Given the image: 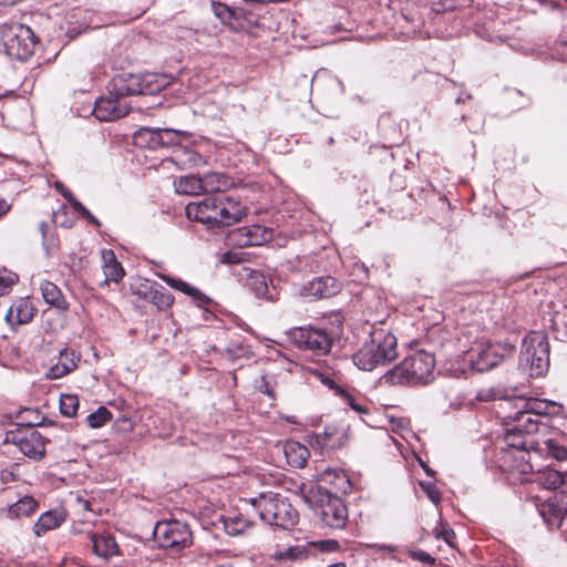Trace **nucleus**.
Listing matches in <instances>:
<instances>
[{
  "instance_id": "nucleus-41",
  "label": "nucleus",
  "mask_w": 567,
  "mask_h": 567,
  "mask_svg": "<svg viewBox=\"0 0 567 567\" xmlns=\"http://www.w3.org/2000/svg\"><path fill=\"white\" fill-rule=\"evenodd\" d=\"M337 392L342 396L344 403H347L353 411L359 414L368 413V408L362 402H358L357 399L348 391L337 388Z\"/></svg>"
},
{
  "instance_id": "nucleus-22",
  "label": "nucleus",
  "mask_w": 567,
  "mask_h": 567,
  "mask_svg": "<svg viewBox=\"0 0 567 567\" xmlns=\"http://www.w3.org/2000/svg\"><path fill=\"white\" fill-rule=\"evenodd\" d=\"M93 551L96 556L107 559L118 553V546L115 538L106 533H93L90 535Z\"/></svg>"
},
{
  "instance_id": "nucleus-54",
  "label": "nucleus",
  "mask_w": 567,
  "mask_h": 567,
  "mask_svg": "<svg viewBox=\"0 0 567 567\" xmlns=\"http://www.w3.org/2000/svg\"><path fill=\"white\" fill-rule=\"evenodd\" d=\"M331 474H333L338 480H341L344 484H350L349 480L347 478V476L343 474V473H337V472H330V471H326L323 473V478L326 477H329Z\"/></svg>"
},
{
  "instance_id": "nucleus-49",
  "label": "nucleus",
  "mask_w": 567,
  "mask_h": 567,
  "mask_svg": "<svg viewBox=\"0 0 567 567\" xmlns=\"http://www.w3.org/2000/svg\"><path fill=\"white\" fill-rule=\"evenodd\" d=\"M306 557V551L299 547H290L284 551H279L277 555L278 559L297 560Z\"/></svg>"
},
{
  "instance_id": "nucleus-17",
  "label": "nucleus",
  "mask_w": 567,
  "mask_h": 567,
  "mask_svg": "<svg viewBox=\"0 0 567 567\" xmlns=\"http://www.w3.org/2000/svg\"><path fill=\"white\" fill-rule=\"evenodd\" d=\"M539 514L549 527H559L563 518L567 516V492L560 491L548 498Z\"/></svg>"
},
{
  "instance_id": "nucleus-3",
  "label": "nucleus",
  "mask_w": 567,
  "mask_h": 567,
  "mask_svg": "<svg viewBox=\"0 0 567 567\" xmlns=\"http://www.w3.org/2000/svg\"><path fill=\"white\" fill-rule=\"evenodd\" d=\"M398 355L396 338L390 332L378 330L371 333L360 350L353 354V363L361 370L372 371L378 365H384Z\"/></svg>"
},
{
  "instance_id": "nucleus-51",
  "label": "nucleus",
  "mask_w": 567,
  "mask_h": 567,
  "mask_svg": "<svg viewBox=\"0 0 567 567\" xmlns=\"http://www.w3.org/2000/svg\"><path fill=\"white\" fill-rule=\"evenodd\" d=\"M412 557L421 563L434 565L435 559L426 551L417 550L412 554Z\"/></svg>"
},
{
  "instance_id": "nucleus-13",
  "label": "nucleus",
  "mask_w": 567,
  "mask_h": 567,
  "mask_svg": "<svg viewBox=\"0 0 567 567\" xmlns=\"http://www.w3.org/2000/svg\"><path fill=\"white\" fill-rule=\"evenodd\" d=\"M130 112V107L126 102L117 96V94H112L109 91V95L102 96L96 100L93 114L99 121H114L120 117L125 116Z\"/></svg>"
},
{
  "instance_id": "nucleus-7",
  "label": "nucleus",
  "mask_w": 567,
  "mask_h": 567,
  "mask_svg": "<svg viewBox=\"0 0 567 567\" xmlns=\"http://www.w3.org/2000/svg\"><path fill=\"white\" fill-rule=\"evenodd\" d=\"M154 539L161 548L177 554L193 544V533L186 523L161 520L154 527Z\"/></svg>"
},
{
  "instance_id": "nucleus-40",
  "label": "nucleus",
  "mask_w": 567,
  "mask_h": 567,
  "mask_svg": "<svg viewBox=\"0 0 567 567\" xmlns=\"http://www.w3.org/2000/svg\"><path fill=\"white\" fill-rule=\"evenodd\" d=\"M111 416L112 414L106 408L100 406L95 412L87 415L86 421L92 429H97L103 426Z\"/></svg>"
},
{
  "instance_id": "nucleus-63",
  "label": "nucleus",
  "mask_w": 567,
  "mask_h": 567,
  "mask_svg": "<svg viewBox=\"0 0 567 567\" xmlns=\"http://www.w3.org/2000/svg\"><path fill=\"white\" fill-rule=\"evenodd\" d=\"M265 392H266L269 396H271V395H272L271 391H269V390H268V388H265Z\"/></svg>"
},
{
  "instance_id": "nucleus-47",
  "label": "nucleus",
  "mask_w": 567,
  "mask_h": 567,
  "mask_svg": "<svg viewBox=\"0 0 567 567\" xmlns=\"http://www.w3.org/2000/svg\"><path fill=\"white\" fill-rule=\"evenodd\" d=\"M547 453L557 461L567 458V449L555 444L551 440L546 441Z\"/></svg>"
},
{
  "instance_id": "nucleus-56",
  "label": "nucleus",
  "mask_w": 567,
  "mask_h": 567,
  "mask_svg": "<svg viewBox=\"0 0 567 567\" xmlns=\"http://www.w3.org/2000/svg\"><path fill=\"white\" fill-rule=\"evenodd\" d=\"M11 209V204L8 203L6 199L0 198V218L8 214Z\"/></svg>"
},
{
  "instance_id": "nucleus-5",
  "label": "nucleus",
  "mask_w": 567,
  "mask_h": 567,
  "mask_svg": "<svg viewBox=\"0 0 567 567\" xmlns=\"http://www.w3.org/2000/svg\"><path fill=\"white\" fill-rule=\"evenodd\" d=\"M519 365L527 370L532 378L542 377L548 371L549 342L544 333L532 332L524 339Z\"/></svg>"
},
{
  "instance_id": "nucleus-48",
  "label": "nucleus",
  "mask_w": 567,
  "mask_h": 567,
  "mask_svg": "<svg viewBox=\"0 0 567 567\" xmlns=\"http://www.w3.org/2000/svg\"><path fill=\"white\" fill-rule=\"evenodd\" d=\"M212 10H213L214 14L218 19H220L223 22L230 20L233 17V12L229 9V7H227L226 4L220 3V2L213 1Z\"/></svg>"
},
{
  "instance_id": "nucleus-39",
  "label": "nucleus",
  "mask_w": 567,
  "mask_h": 567,
  "mask_svg": "<svg viewBox=\"0 0 567 567\" xmlns=\"http://www.w3.org/2000/svg\"><path fill=\"white\" fill-rule=\"evenodd\" d=\"M79 398L74 394H62L60 398V411L64 416L72 417L79 409Z\"/></svg>"
},
{
  "instance_id": "nucleus-31",
  "label": "nucleus",
  "mask_w": 567,
  "mask_h": 567,
  "mask_svg": "<svg viewBox=\"0 0 567 567\" xmlns=\"http://www.w3.org/2000/svg\"><path fill=\"white\" fill-rule=\"evenodd\" d=\"M39 231L42 235V247L48 258L55 256L60 251V240L54 230H48V224L41 221Z\"/></svg>"
},
{
  "instance_id": "nucleus-6",
  "label": "nucleus",
  "mask_w": 567,
  "mask_h": 567,
  "mask_svg": "<svg viewBox=\"0 0 567 567\" xmlns=\"http://www.w3.org/2000/svg\"><path fill=\"white\" fill-rule=\"evenodd\" d=\"M168 84L166 75L158 74H120L110 83V92L121 99L140 94H156Z\"/></svg>"
},
{
  "instance_id": "nucleus-50",
  "label": "nucleus",
  "mask_w": 567,
  "mask_h": 567,
  "mask_svg": "<svg viewBox=\"0 0 567 567\" xmlns=\"http://www.w3.org/2000/svg\"><path fill=\"white\" fill-rule=\"evenodd\" d=\"M435 537L443 539L449 545H452V539L455 537V533L445 526H442L441 529L435 530Z\"/></svg>"
},
{
  "instance_id": "nucleus-8",
  "label": "nucleus",
  "mask_w": 567,
  "mask_h": 567,
  "mask_svg": "<svg viewBox=\"0 0 567 567\" xmlns=\"http://www.w3.org/2000/svg\"><path fill=\"white\" fill-rule=\"evenodd\" d=\"M6 444H12L19 451L34 460H40L45 454V441L42 434L31 424L20 425L6 433Z\"/></svg>"
},
{
  "instance_id": "nucleus-61",
  "label": "nucleus",
  "mask_w": 567,
  "mask_h": 567,
  "mask_svg": "<svg viewBox=\"0 0 567 567\" xmlns=\"http://www.w3.org/2000/svg\"><path fill=\"white\" fill-rule=\"evenodd\" d=\"M328 567H346V565H344V564H342V563H339V564L330 565V566H328Z\"/></svg>"
},
{
  "instance_id": "nucleus-46",
  "label": "nucleus",
  "mask_w": 567,
  "mask_h": 567,
  "mask_svg": "<svg viewBox=\"0 0 567 567\" xmlns=\"http://www.w3.org/2000/svg\"><path fill=\"white\" fill-rule=\"evenodd\" d=\"M420 487L432 503L439 504L441 502V492L433 483L420 482Z\"/></svg>"
},
{
  "instance_id": "nucleus-19",
  "label": "nucleus",
  "mask_w": 567,
  "mask_h": 567,
  "mask_svg": "<svg viewBox=\"0 0 567 567\" xmlns=\"http://www.w3.org/2000/svg\"><path fill=\"white\" fill-rule=\"evenodd\" d=\"M342 434L336 426H326L323 432L316 433L309 437V444L313 449L332 451L341 446Z\"/></svg>"
},
{
  "instance_id": "nucleus-16",
  "label": "nucleus",
  "mask_w": 567,
  "mask_h": 567,
  "mask_svg": "<svg viewBox=\"0 0 567 567\" xmlns=\"http://www.w3.org/2000/svg\"><path fill=\"white\" fill-rule=\"evenodd\" d=\"M341 290L340 282L331 276H320L306 282L300 295L310 298H330Z\"/></svg>"
},
{
  "instance_id": "nucleus-4",
  "label": "nucleus",
  "mask_w": 567,
  "mask_h": 567,
  "mask_svg": "<svg viewBox=\"0 0 567 567\" xmlns=\"http://www.w3.org/2000/svg\"><path fill=\"white\" fill-rule=\"evenodd\" d=\"M512 421L506 424L504 442L507 447L515 450H532L535 447L534 434L538 432L540 420L530 411L518 409L514 415H508Z\"/></svg>"
},
{
  "instance_id": "nucleus-43",
  "label": "nucleus",
  "mask_w": 567,
  "mask_h": 567,
  "mask_svg": "<svg viewBox=\"0 0 567 567\" xmlns=\"http://www.w3.org/2000/svg\"><path fill=\"white\" fill-rule=\"evenodd\" d=\"M197 307L208 310V307L214 303L210 297L202 292L198 288L192 287L189 293H187Z\"/></svg>"
},
{
  "instance_id": "nucleus-26",
  "label": "nucleus",
  "mask_w": 567,
  "mask_h": 567,
  "mask_svg": "<svg viewBox=\"0 0 567 567\" xmlns=\"http://www.w3.org/2000/svg\"><path fill=\"white\" fill-rule=\"evenodd\" d=\"M514 406L516 409H524L526 411H530L535 416L539 419L540 415H548L555 412L556 408H559L554 402H546L540 400H526L523 398H517L514 400Z\"/></svg>"
},
{
  "instance_id": "nucleus-1",
  "label": "nucleus",
  "mask_w": 567,
  "mask_h": 567,
  "mask_svg": "<svg viewBox=\"0 0 567 567\" xmlns=\"http://www.w3.org/2000/svg\"><path fill=\"white\" fill-rule=\"evenodd\" d=\"M248 503L265 524L290 529L298 523L297 509L278 493L265 492L249 498Z\"/></svg>"
},
{
  "instance_id": "nucleus-53",
  "label": "nucleus",
  "mask_w": 567,
  "mask_h": 567,
  "mask_svg": "<svg viewBox=\"0 0 567 567\" xmlns=\"http://www.w3.org/2000/svg\"><path fill=\"white\" fill-rule=\"evenodd\" d=\"M185 154L188 156L187 161L190 165H198L203 161L202 156L196 152L185 151Z\"/></svg>"
},
{
  "instance_id": "nucleus-9",
  "label": "nucleus",
  "mask_w": 567,
  "mask_h": 567,
  "mask_svg": "<svg viewBox=\"0 0 567 567\" xmlns=\"http://www.w3.org/2000/svg\"><path fill=\"white\" fill-rule=\"evenodd\" d=\"M3 43L10 56L24 61L33 54L37 39L30 27L16 24L3 33Z\"/></svg>"
},
{
  "instance_id": "nucleus-30",
  "label": "nucleus",
  "mask_w": 567,
  "mask_h": 567,
  "mask_svg": "<svg viewBox=\"0 0 567 567\" xmlns=\"http://www.w3.org/2000/svg\"><path fill=\"white\" fill-rule=\"evenodd\" d=\"M162 128L142 127L134 134V142L138 146L156 148L161 146Z\"/></svg>"
},
{
  "instance_id": "nucleus-38",
  "label": "nucleus",
  "mask_w": 567,
  "mask_h": 567,
  "mask_svg": "<svg viewBox=\"0 0 567 567\" xmlns=\"http://www.w3.org/2000/svg\"><path fill=\"white\" fill-rule=\"evenodd\" d=\"M162 142L161 146H172L185 141L189 137V134L185 131L173 130V128H162Z\"/></svg>"
},
{
  "instance_id": "nucleus-37",
  "label": "nucleus",
  "mask_w": 567,
  "mask_h": 567,
  "mask_svg": "<svg viewBox=\"0 0 567 567\" xmlns=\"http://www.w3.org/2000/svg\"><path fill=\"white\" fill-rule=\"evenodd\" d=\"M37 507V502L31 496H24L20 498L14 504L10 505L8 508V513L10 517L19 518L21 516H28Z\"/></svg>"
},
{
  "instance_id": "nucleus-59",
  "label": "nucleus",
  "mask_w": 567,
  "mask_h": 567,
  "mask_svg": "<svg viewBox=\"0 0 567 567\" xmlns=\"http://www.w3.org/2000/svg\"><path fill=\"white\" fill-rule=\"evenodd\" d=\"M22 0H0V6H14Z\"/></svg>"
},
{
  "instance_id": "nucleus-20",
  "label": "nucleus",
  "mask_w": 567,
  "mask_h": 567,
  "mask_svg": "<svg viewBox=\"0 0 567 567\" xmlns=\"http://www.w3.org/2000/svg\"><path fill=\"white\" fill-rule=\"evenodd\" d=\"M66 519V512L63 508H54L44 512L33 526V532L41 537L47 532L60 527Z\"/></svg>"
},
{
  "instance_id": "nucleus-29",
  "label": "nucleus",
  "mask_w": 567,
  "mask_h": 567,
  "mask_svg": "<svg viewBox=\"0 0 567 567\" xmlns=\"http://www.w3.org/2000/svg\"><path fill=\"white\" fill-rule=\"evenodd\" d=\"M146 299H148L153 305L157 307L158 310H164L169 308L174 302L173 295L165 289L161 285H153L150 287L148 292L145 293Z\"/></svg>"
},
{
  "instance_id": "nucleus-14",
  "label": "nucleus",
  "mask_w": 567,
  "mask_h": 567,
  "mask_svg": "<svg viewBox=\"0 0 567 567\" xmlns=\"http://www.w3.org/2000/svg\"><path fill=\"white\" fill-rule=\"evenodd\" d=\"M321 520L331 528H342L348 518V511L343 501L331 494H327L321 503Z\"/></svg>"
},
{
  "instance_id": "nucleus-36",
  "label": "nucleus",
  "mask_w": 567,
  "mask_h": 567,
  "mask_svg": "<svg viewBox=\"0 0 567 567\" xmlns=\"http://www.w3.org/2000/svg\"><path fill=\"white\" fill-rule=\"evenodd\" d=\"M62 196L69 202L71 207L82 218L87 220L90 224L94 225L95 227H100L101 223L100 220L91 214V212L80 203L71 190L63 189L61 190Z\"/></svg>"
},
{
  "instance_id": "nucleus-12",
  "label": "nucleus",
  "mask_w": 567,
  "mask_h": 567,
  "mask_svg": "<svg viewBox=\"0 0 567 567\" xmlns=\"http://www.w3.org/2000/svg\"><path fill=\"white\" fill-rule=\"evenodd\" d=\"M528 451L502 447L496 454L495 462L502 472L508 473L522 482L523 476L533 471L532 464L525 458Z\"/></svg>"
},
{
  "instance_id": "nucleus-25",
  "label": "nucleus",
  "mask_w": 567,
  "mask_h": 567,
  "mask_svg": "<svg viewBox=\"0 0 567 567\" xmlns=\"http://www.w3.org/2000/svg\"><path fill=\"white\" fill-rule=\"evenodd\" d=\"M34 316V307L28 299L16 301L7 312V319L18 324L29 323Z\"/></svg>"
},
{
  "instance_id": "nucleus-62",
  "label": "nucleus",
  "mask_w": 567,
  "mask_h": 567,
  "mask_svg": "<svg viewBox=\"0 0 567 567\" xmlns=\"http://www.w3.org/2000/svg\"><path fill=\"white\" fill-rule=\"evenodd\" d=\"M60 213H63L65 215V209L62 208L53 214L54 217H56Z\"/></svg>"
},
{
  "instance_id": "nucleus-42",
  "label": "nucleus",
  "mask_w": 567,
  "mask_h": 567,
  "mask_svg": "<svg viewBox=\"0 0 567 567\" xmlns=\"http://www.w3.org/2000/svg\"><path fill=\"white\" fill-rule=\"evenodd\" d=\"M197 307L208 310V307L214 303L210 297L202 292L198 288L192 287L189 293H187Z\"/></svg>"
},
{
  "instance_id": "nucleus-45",
  "label": "nucleus",
  "mask_w": 567,
  "mask_h": 567,
  "mask_svg": "<svg viewBox=\"0 0 567 567\" xmlns=\"http://www.w3.org/2000/svg\"><path fill=\"white\" fill-rule=\"evenodd\" d=\"M249 350L241 343H231L226 348V354L231 361L248 357Z\"/></svg>"
},
{
  "instance_id": "nucleus-52",
  "label": "nucleus",
  "mask_w": 567,
  "mask_h": 567,
  "mask_svg": "<svg viewBox=\"0 0 567 567\" xmlns=\"http://www.w3.org/2000/svg\"><path fill=\"white\" fill-rule=\"evenodd\" d=\"M480 401H492V400H495L496 399V393L494 390L492 389H488V390H481L478 393H477V396H476Z\"/></svg>"
},
{
  "instance_id": "nucleus-57",
  "label": "nucleus",
  "mask_w": 567,
  "mask_h": 567,
  "mask_svg": "<svg viewBox=\"0 0 567 567\" xmlns=\"http://www.w3.org/2000/svg\"><path fill=\"white\" fill-rule=\"evenodd\" d=\"M12 280L3 279L0 277V296L4 295L10 288Z\"/></svg>"
},
{
  "instance_id": "nucleus-21",
  "label": "nucleus",
  "mask_w": 567,
  "mask_h": 567,
  "mask_svg": "<svg viewBox=\"0 0 567 567\" xmlns=\"http://www.w3.org/2000/svg\"><path fill=\"white\" fill-rule=\"evenodd\" d=\"M282 452L287 463L296 468L305 467L310 457L308 447L293 440L287 441L284 444Z\"/></svg>"
},
{
  "instance_id": "nucleus-64",
  "label": "nucleus",
  "mask_w": 567,
  "mask_h": 567,
  "mask_svg": "<svg viewBox=\"0 0 567 567\" xmlns=\"http://www.w3.org/2000/svg\"><path fill=\"white\" fill-rule=\"evenodd\" d=\"M61 226H63V227L68 228V227H70V226H71V224L62 223V224H61Z\"/></svg>"
},
{
  "instance_id": "nucleus-44",
  "label": "nucleus",
  "mask_w": 567,
  "mask_h": 567,
  "mask_svg": "<svg viewBox=\"0 0 567 567\" xmlns=\"http://www.w3.org/2000/svg\"><path fill=\"white\" fill-rule=\"evenodd\" d=\"M159 278L165 281L171 288L175 289V290H178L185 295L189 293V290L192 289L193 286H190L188 282L182 280V279H177V278H173L171 276H167V275H161Z\"/></svg>"
},
{
  "instance_id": "nucleus-58",
  "label": "nucleus",
  "mask_w": 567,
  "mask_h": 567,
  "mask_svg": "<svg viewBox=\"0 0 567 567\" xmlns=\"http://www.w3.org/2000/svg\"><path fill=\"white\" fill-rule=\"evenodd\" d=\"M256 284H258V286L256 287L257 295L259 297L264 296L268 289L266 282L264 281V278H261L260 281H256Z\"/></svg>"
},
{
  "instance_id": "nucleus-15",
  "label": "nucleus",
  "mask_w": 567,
  "mask_h": 567,
  "mask_svg": "<svg viewBox=\"0 0 567 567\" xmlns=\"http://www.w3.org/2000/svg\"><path fill=\"white\" fill-rule=\"evenodd\" d=\"M247 215V207L236 198L230 196L218 197L216 214L217 227L230 226L239 223Z\"/></svg>"
},
{
  "instance_id": "nucleus-18",
  "label": "nucleus",
  "mask_w": 567,
  "mask_h": 567,
  "mask_svg": "<svg viewBox=\"0 0 567 567\" xmlns=\"http://www.w3.org/2000/svg\"><path fill=\"white\" fill-rule=\"evenodd\" d=\"M218 197L208 196L198 203H189L186 206V215L189 219L198 220L210 227H215Z\"/></svg>"
},
{
  "instance_id": "nucleus-35",
  "label": "nucleus",
  "mask_w": 567,
  "mask_h": 567,
  "mask_svg": "<svg viewBox=\"0 0 567 567\" xmlns=\"http://www.w3.org/2000/svg\"><path fill=\"white\" fill-rule=\"evenodd\" d=\"M250 526L251 522L241 514H234L224 518L225 532L230 536H238Z\"/></svg>"
},
{
  "instance_id": "nucleus-27",
  "label": "nucleus",
  "mask_w": 567,
  "mask_h": 567,
  "mask_svg": "<svg viewBox=\"0 0 567 567\" xmlns=\"http://www.w3.org/2000/svg\"><path fill=\"white\" fill-rule=\"evenodd\" d=\"M102 260L105 282H118L124 276V269L122 265L116 260L114 251L111 249L102 250Z\"/></svg>"
},
{
  "instance_id": "nucleus-2",
  "label": "nucleus",
  "mask_w": 567,
  "mask_h": 567,
  "mask_svg": "<svg viewBox=\"0 0 567 567\" xmlns=\"http://www.w3.org/2000/svg\"><path fill=\"white\" fill-rule=\"evenodd\" d=\"M434 367L433 354L426 351H416L389 370L382 379L389 384H426L433 379Z\"/></svg>"
},
{
  "instance_id": "nucleus-28",
  "label": "nucleus",
  "mask_w": 567,
  "mask_h": 567,
  "mask_svg": "<svg viewBox=\"0 0 567 567\" xmlns=\"http://www.w3.org/2000/svg\"><path fill=\"white\" fill-rule=\"evenodd\" d=\"M204 193L225 192L231 186V179L224 173L212 172L202 177Z\"/></svg>"
},
{
  "instance_id": "nucleus-55",
  "label": "nucleus",
  "mask_w": 567,
  "mask_h": 567,
  "mask_svg": "<svg viewBox=\"0 0 567 567\" xmlns=\"http://www.w3.org/2000/svg\"><path fill=\"white\" fill-rule=\"evenodd\" d=\"M0 478H1L2 483H9V482L14 481V474L12 471L3 470L1 472Z\"/></svg>"
},
{
  "instance_id": "nucleus-33",
  "label": "nucleus",
  "mask_w": 567,
  "mask_h": 567,
  "mask_svg": "<svg viewBox=\"0 0 567 567\" xmlns=\"http://www.w3.org/2000/svg\"><path fill=\"white\" fill-rule=\"evenodd\" d=\"M535 481L544 488L556 489L564 484V476L559 471L547 467L536 474Z\"/></svg>"
},
{
  "instance_id": "nucleus-32",
  "label": "nucleus",
  "mask_w": 567,
  "mask_h": 567,
  "mask_svg": "<svg viewBox=\"0 0 567 567\" xmlns=\"http://www.w3.org/2000/svg\"><path fill=\"white\" fill-rule=\"evenodd\" d=\"M176 192L186 195H198L203 193L202 177L195 175L181 176L175 182Z\"/></svg>"
},
{
  "instance_id": "nucleus-60",
  "label": "nucleus",
  "mask_w": 567,
  "mask_h": 567,
  "mask_svg": "<svg viewBox=\"0 0 567 567\" xmlns=\"http://www.w3.org/2000/svg\"><path fill=\"white\" fill-rule=\"evenodd\" d=\"M421 466L423 467L427 475L432 476L434 474V472L426 464L421 463Z\"/></svg>"
},
{
  "instance_id": "nucleus-34",
  "label": "nucleus",
  "mask_w": 567,
  "mask_h": 567,
  "mask_svg": "<svg viewBox=\"0 0 567 567\" xmlns=\"http://www.w3.org/2000/svg\"><path fill=\"white\" fill-rule=\"evenodd\" d=\"M42 297L44 301L51 306H54L59 309L64 308L65 301L60 288L51 282L43 281L40 286Z\"/></svg>"
},
{
  "instance_id": "nucleus-24",
  "label": "nucleus",
  "mask_w": 567,
  "mask_h": 567,
  "mask_svg": "<svg viewBox=\"0 0 567 567\" xmlns=\"http://www.w3.org/2000/svg\"><path fill=\"white\" fill-rule=\"evenodd\" d=\"M241 237L238 243L241 246H260L271 239V230L259 225L243 227L238 229Z\"/></svg>"
},
{
  "instance_id": "nucleus-23",
  "label": "nucleus",
  "mask_w": 567,
  "mask_h": 567,
  "mask_svg": "<svg viewBox=\"0 0 567 567\" xmlns=\"http://www.w3.org/2000/svg\"><path fill=\"white\" fill-rule=\"evenodd\" d=\"M79 357L75 354L74 351L69 349H62L60 351L59 361L50 368L48 371V378L49 379H59L62 378L78 367Z\"/></svg>"
},
{
  "instance_id": "nucleus-10",
  "label": "nucleus",
  "mask_w": 567,
  "mask_h": 567,
  "mask_svg": "<svg viewBox=\"0 0 567 567\" xmlns=\"http://www.w3.org/2000/svg\"><path fill=\"white\" fill-rule=\"evenodd\" d=\"M291 338L299 349L310 350L318 355L327 354L333 343V337L326 329L311 326L295 328Z\"/></svg>"
},
{
  "instance_id": "nucleus-11",
  "label": "nucleus",
  "mask_w": 567,
  "mask_h": 567,
  "mask_svg": "<svg viewBox=\"0 0 567 567\" xmlns=\"http://www.w3.org/2000/svg\"><path fill=\"white\" fill-rule=\"evenodd\" d=\"M513 350L514 348L508 343L481 344L472 351V368L477 372L488 371L498 365Z\"/></svg>"
}]
</instances>
